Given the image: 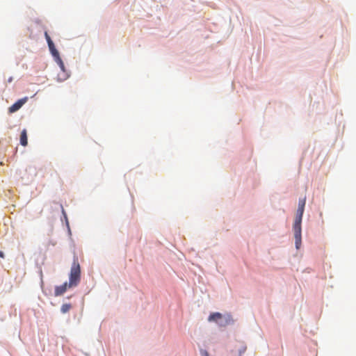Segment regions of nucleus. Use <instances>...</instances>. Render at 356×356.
Masks as SVG:
<instances>
[{
	"mask_svg": "<svg viewBox=\"0 0 356 356\" xmlns=\"http://www.w3.org/2000/svg\"><path fill=\"white\" fill-rule=\"evenodd\" d=\"M295 237V243L297 249L300 248L301 245V236H294Z\"/></svg>",
	"mask_w": 356,
	"mask_h": 356,
	"instance_id": "obj_9",
	"label": "nucleus"
},
{
	"mask_svg": "<svg viewBox=\"0 0 356 356\" xmlns=\"http://www.w3.org/2000/svg\"><path fill=\"white\" fill-rule=\"evenodd\" d=\"M301 222L298 221L297 220H295L294 224H293V232H294V236H301Z\"/></svg>",
	"mask_w": 356,
	"mask_h": 356,
	"instance_id": "obj_5",
	"label": "nucleus"
},
{
	"mask_svg": "<svg viewBox=\"0 0 356 356\" xmlns=\"http://www.w3.org/2000/svg\"><path fill=\"white\" fill-rule=\"evenodd\" d=\"M246 350V347H243L241 350L239 351V356H241L242 353H245Z\"/></svg>",
	"mask_w": 356,
	"mask_h": 356,
	"instance_id": "obj_13",
	"label": "nucleus"
},
{
	"mask_svg": "<svg viewBox=\"0 0 356 356\" xmlns=\"http://www.w3.org/2000/svg\"><path fill=\"white\" fill-rule=\"evenodd\" d=\"M305 202H306V197L300 199L299 202H298V208L305 209Z\"/></svg>",
	"mask_w": 356,
	"mask_h": 356,
	"instance_id": "obj_10",
	"label": "nucleus"
},
{
	"mask_svg": "<svg viewBox=\"0 0 356 356\" xmlns=\"http://www.w3.org/2000/svg\"><path fill=\"white\" fill-rule=\"evenodd\" d=\"M12 81H13V77H10V78L8 79V82H11Z\"/></svg>",
	"mask_w": 356,
	"mask_h": 356,
	"instance_id": "obj_15",
	"label": "nucleus"
},
{
	"mask_svg": "<svg viewBox=\"0 0 356 356\" xmlns=\"http://www.w3.org/2000/svg\"><path fill=\"white\" fill-rule=\"evenodd\" d=\"M304 209H302V208H298L297 213H296V219L295 220H297L298 221H302V215H303V213H304Z\"/></svg>",
	"mask_w": 356,
	"mask_h": 356,
	"instance_id": "obj_8",
	"label": "nucleus"
},
{
	"mask_svg": "<svg viewBox=\"0 0 356 356\" xmlns=\"http://www.w3.org/2000/svg\"><path fill=\"white\" fill-rule=\"evenodd\" d=\"M20 144L26 146L28 144L27 132L26 129H23L20 135Z\"/></svg>",
	"mask_w": 356,
	"mask_h": 356,
	"instance_id": "obj_6",
	"label": "nucleus"
},
{
	"mask_svg": "<svg viewBox=\"0 0 356 356\" xmlns=\"http://www.w3.org/2000/svg\"><path fill=\"white\" fill-rule=\"evenodd\" d=\"M72 308L71 304L65 303L61 306L60 311L63 314L68 312Z\"/></svg>",
	"mask_w": 356,
	"mask_h": 356,
	"instance_id": "obj_7",
	"label": "nucleus"
},
{
	"mask_svg": "<svg viewBox=\"0 0 356 356\" xmlns=\"http://www.w3.org/2000/svg\"><path fill=\"white\" fill-rule=\"evenodd\" d=\"M0 257L1 258H3L4 257V254L2 251L0 250Z\"/></svg>",
	"mask_w": 356,
	"mask_h": 356,
	"instance_id": "obj_14",
	"label": "nucleus"
},
{
	"mask_svg": "<svg viewBox=\"0 0 356 356\" xmlns=\"http://www.w3.org/2000/svg\"><path fill=\"white\" fill-rule=\"evenodd\" d=\"M49 51L54 57L55 61L57 63V64L59 65L61 70L65 71V65L64 63L60 57L59 53L58 50L56 49L54 44H50L48 46Z\"/></svg>",
	"mask_w": 356,
	"mask_h": 356,
	"instance_id": "obj_3",
	"label": "nucleus"
},
{
	"mask_svg": "<svg viewBox=\"0 0 356 356\" xmlns=\"http://www.w3.org/2000/svg\"><path fill=\"white\" fill-rule=\"evenodd\" d=\"M200 353L201 356H209L208 352L204 350H201Z\"/></svg>",
	"mask_w": 356,
	"mask_h": 356,
	"instance_id": "obj_12",
	"label": "nucleus"
},
{
	"mask_svg": "<svg viewBox=\"0 0 356 356\" xmlns=\"http://www.w3.org/2000/svg\"><path fill=\"white\" fill-rule=\"evenodd\" d=\"M81 280V267L79 263L78 257H74L73 262L70 269L69 276V282H65L60 286L55 288L54 294L56 296L63 295L67 289L76 286Z\"/></svg>",
	"mask_w": 356,
	"mask_h": 356,
	"instance_id": "obj_1",
	"label": "nucleus"
},
{
	"mask_svg": "<svg viewBox=\"0 0 356 356\" xmlns=\"http://www.w3.org/2000/svg\"><path fill=\"white\" fill-rule=\"evenodd\" d=\"M44 37L46 38V40L47 42L48 46L50 44H54L53 41L51 40L50 36L49 35L47 31L44 32Z\"/></svg>",
	"mask_w": 356,
	"mask_h": 356,
	"instance_id": "obj_11",
	"label": "nucleus"
},
{
	"mask_svg": "<svg viewBox=\"0 0 356 356\" xmlns=\"http://www.w3.org/2000/svg\"><path fill=\"white\" fill-rule=\"evenodd\" d=\"M209 322H215L220 327H225L233 322L232 316L229 314H222L219 312H214L209 315L208 318Z\"/></svg>",
	"mask_w": 356,
	"mask_h": 356,
	"instance_id": "obj_2",
	"label": "nucleus"
},
{
	"mask_svg": "<svg viewBox=\"0 0 356 356\" xmlns=\"http://www.w3.org/2000/svg\"><path fill=\"white\" fill-rule=\"evenodd\" d=\"M27 97L19 99L9 108L10 113H15L18 111L26 102Z\"/></svg>",
	"mask_w": 356,
	"mask_h": 356,
	"instance_id": "obj_4",
	"label": "nucleus"
}]
</instances>
